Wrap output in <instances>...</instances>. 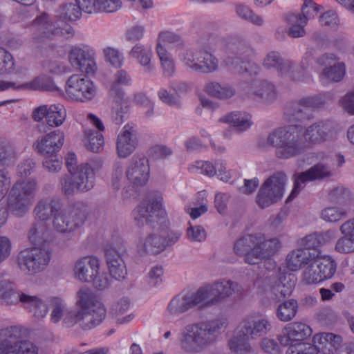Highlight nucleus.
Instances as JSON below:
<instances>
[{
    "label": "nucleus",
    "mask_w": 354,
    "mask_h": 354,
    "mask_svg": "<svg viewBox=\"0 0 354 354\" xmlns=\"http://www.w3.org/2000/svg\"><path fill=\"white\" fill-rule=\"evenodd\" d=\"M338 130V124L329 120L314 122L305 129L299 124H290L272 131L266 145L274 147L277 158L288 160L304 153L306 142L319 145L334 139Z\"/></svg>",
    "instance_id": "obj_1"
},
{
    "label": "nucleus",
    "mask_w": 354,
    "mask_h": 354,
    "mask_svg": "<svg viewBox=\"0 0 354 354\" xmlns=\"http://www.w3.org/2000/svg\"><path fill=\"white\" fill-rule=\"evenodd\" d=\"M228 324L222 317L187 324L178 333V347L185 354H200L218 342Z\"/></svg>",
    "instance_id": "obj_2"
},
{
    "label": "nucleus",
    "mask_w": 354,
    "mask_h": 354,
    "mask_svg": "<svg viewBox=\"0 0 354 354\" xmlns=\"http://www.w3.org/2000/svg\"><path fill=\"white\" fill-rule=\"evenodd\" d=\"M270 322L263 317H248L240 322L234 334L228 341L230 350L236 354H249L252 348L250 339H255L271 329Z\"/></svg>",
    "instance_id": "obj_3"
},
{
    "label": "nucleus",
    "mask_w": 354,
    "mask_h": 354,
    "mask_svg": "<svg viewBox=\"0 0 354 354\" xmlns=\"http://www.w3.org/2000/svg\"><path fill=\"white\" fill-rule=\"evenodd\" d=\"M37 187L34 180L16 182L8 196V210L17 217L24 216L32 203Z\"/></svg>",
    "instance_id": "obj_4"
},
{
    "label": "nucleus",
    "mask_w": 354,
    "mask_h": 354,
    "mask_svg": "<svg viewBox=\"0 0 354 354\" xmlns=\"http://www.w3.org/2000/svg\"><path fill=\"white\" fill-rule=\"evenodd\" d=\"M88 212V205L82 202H77L66 208L62 207L53 219V227L61 234L73 232L83 225Z\"/></svg>",
    "instance_id": "obj_5"
},
{
    "label": "nucleus",
    "mask_w": 354,
    "mask_h": 354,
    "mask_svg": "<svg viewBox=\"0 0 354 354\" xmlns=\"http://www.w3.org/2000/svg\"><path fill=\"white\" fill-rule=\"evenodd\" d=\"M50 258V245L45 244L21 251L17 256V263L21 271L34 275L46 269Z\"/></svg>",
    "instance_id": "obj_6"
},
{
    "label": "nucleus",
    "mask_w": 354,
    "mask_h": 354,
    "mask_svg": "<svg viewBox=\"0 0 354 354\" xmlns=\"http://www.w3.org/2000/svg\"><path fill=\"white\" fill-rule=\"evenodd\" d=\"M76 305L85 316L86 326L91 323L95 327L105 318L106 309L103 304L88 288L83 287L77 292Z\"/></svg>",
    "instance_id": "obj_7"
},
{
    "label": "nucleus",
    "mask_w": 354,
    "mask_h": 354,
    "mask_svg": "<svg viewBox=\"0 0 354 354\" xmlns=\"http://www.w3.org/2000/svg\"><path fill=\"white\" fill-rule=\"evenodd\" d=\"M325 100L321 95L308 96L288 102L285 108L284 115L288 122H300L313 118V112L322 108Z\"/></svg>",
    "instance_id": "obj_8"
},
{
    "label": "nucleus",
    "mask_w": 354,
    "mask_h": 354,
    "mask_svg": "<svg viewBox=\"0 0 354 354\" xmlns=\"http://www.w3.org/2000/svg\"><path fill=\"white\" fill-rule=\"evenodd\" d=\"M95 183L94 172L87 165H78L71 176L65 175L60 179L62 192L66 196L78 192H86L93 188Z\"/></svg>",
    "instance_id": "obj_9"
},
{
    "label": "nucleus",
    "mask_w": 354,
    "mask_h": 354,
    "mask_svg": "<svg viewBox=\"0 0 354 354\" xmlns=\"http://www.w3.org/2000/svg\"><path fill=\"white\" fill-rule=\"evenodd\" d=\"M180 59L191 71L203 74L215 73L219 68L218 58L205 48L185 50L181 53Z\"/></svg>",
    "instance_id": "obj_10"
},
{
    "label": "nucleus",
    "mask_w": 354,
    "mask_h": 354,
    "mask_svg": "<svg viewBox=\"0 0 354 354\" xmlns=\"http://www.w3.org/2000/svg\"><path fill=\"white\" fill-rule=\"evenodd\" d=\"M286 176L283 172H277L268 178L260 187L256 196L257 205L265 209L277 203L282 198Z\"/></svg>",
    "instance_id": "obj_11"
},
{
    "label": "nucleus",
    "mask_w": 354,
    "mask_h": 354,
    "mask_svg": "<svg viewBox=\"0 0 354 354\" xmlns=\"http://www.w3.org/2000/svg\"><path fill=\"white\" fill-rule=\"evenodd\" d=\"M206 309L223 301L234 293H240L241 286L230 280H221L199 288Z\"/></svg>",
    "instance_id": "obj_12"
},
{
    "label": "nucleus",
    "mask_w": 354,
    "mask_h": 354,
    "mask_svg": "<svg viewBox=\"0 0 354 354\" xmlns=\"http://www.w3.org/2000/svg\"><path fill=\"white\" fill-rule=\"evenodd\" d=\"M224 48L227 55L224 59L225 65L230 67L235 73H242L243 67L238 66L240 63H245V59L253 55V48L248 41L239 37L227 38Z\"/></svg>",
    "instance_id": "obj_13"
},
{
    "label": "nucleus",
    "mask_w": 354,
    "mask_h": 354,
    "mask_svg": "<svg viewBox=\"0 0 354 354\" xmlns=\"http://www.w3.org/2000/svg\"><path fill=\"white\" fill-rule=\"evenodd\" d=\"M161 197L143 201L133 211L134 219L138 225L151 224L153 228L158 225L161 218L165 214L162 209Z\"/></svg>",
    "instance_id": "obj_14"
},
{
    "label": "nucleus",
    "mask_w": 354,
    "mask_h": 354,
    "mask_svg": "<svg viewBox=\"0 0 354 354\" xmlns=\"http://www.w3.org/2000/svg\"><path fill=\"white\" fill-rule=\"evenodd\" d=\"M263 66L268 70L274 69L279 75L287 77L294 82H301L304 80L302 73H296L293 69L295 64L289 59H286L281 57L279 53L271 51L265 57Z\"/></svg>",
    "instance_id": "obj_15"
},
{
    "label": "nucleus",
    "mask_w": 354,
    "mask_h": 354,
    "mask_svg": "<svg viewBox=\"0 0 354 354\" xmlns=\"http://www.w3.org/2000/svg\"><path fill=\"white\" fill-rule=\"evenodd\" d=\"M66 92L72 99L84 102L93 99L96 88L93 82L87 77L73 75L66 82Z\"/></svg>",
    "instance_id": "obj_16"
},
{
    "label": "nucleus",
    "mask_w": 354,
    "mask_h": 354,
    "mask_svg": "<svg viewBox=\"0 0 354 354\" xmlns=\"http://www.w3.org/2000/svg\"><path fill=\"white\" fill-rule=\"evenodd\" d=\"M333 339V344H337L339 341V335L331 333H320L314 335L313 344L308 343H300L288 347L286 354H317L318 352L322 353H328L330 350L326 348V344L328 338Z\"/></svg>",
    "instance_id": "obj_17"
},
{
    "label": "nucleus",
    "mask_w": 354,
    "mask_h": 354,
    "mask_svg": "<svg viewBox=\"0 0 354 354\" xmlns=\"http://www.w3.org/2000/svg\"><path fill=\"white\" fill-rule=\"evenodd\" d=\"M94 50L87 46L75 47L69 53V61L76 70L87 75L94 74L96 64Z\"/></svg>",
    "instance_id": "obj_18"
},
{
    "label": "nucleus",
    "mask_w": 354,
    "mask_h": 354,
    "mask_svg": "<svg viewBox=\"0 0 354 354\" xmlns=\"http://www.w3.org/2000/svg\"><path fill=\"white\" fill-rule=\"evenodd\" d=\"M203 304L202 293L201 294L198 289L197 291L191 294L174 297L168 304L167 311L171 315L178 316L196 306H198L199 310H203L206 309L202 307Z\"/></svg>",
    "instance_id": "obj_19"
},
{
    "label": "nucleus",
    "mask_w": 354,
    "mask_h": 354,
    "mask_svg": "<svg viewBox=\"0 0 354 354\" xmlns=\"http://www.w3.org/2000/svg\"><path fill=\"white\" fill-rule=\"evenodd\" d=\"M64 142V134L60 130L53 131L39 137L33 145L35 151L44 157L57 155Z\"/></svg>",
    "instance_id": "obj_20"
},
{
    "label": "nucleus",
    "mask_w": 354,
    "mask_h": 354,
    "mask_svg": "<svg viewBox=\"0 0 354 354\" xmlns=\"http://www.w3.org/2000/svg\"><path fill=\"white\" fill-rule=\"evenodd\" d=\"M331 175L330 167L321 163L314 165L306 171L299 173L295 178L293 189L288 199L295 198L304 187L306 182L323 180L330 177Z\"/></svg>",
    "instance_id": "obj_21"
},
{
    "label": "nucleus",
    "mask_w": 354,
    "mask_h": 354,
    "mask_svg": "<svg viewBox=\"0 0 354 354\" xmlns=\"http://www.w3.org/2000/svg\"><path fill=\"white\" fill-rule=\"evenodd\" d=\"M129 181L136 187L144 186L149 178V165L145 157L133 156L126 171Z\"/></svg>",
    "instance_id": "obj_22"
},
{
    "label": "nucleus",
    "mask_w": 354,
    "mask_h": 354,
    "mask_svg": "<svg viewBox=\"0 0 354 354\" xmlns=\"http://www.w3.org/2000/svg\"><path fill=\"white\" fill-rule=\"evenodd\" d=\"M312 334L309 326L301 322L288 324L282 330L279 336V342L283 346H289L301 343V342Z\"/></svg>",
    "instance_id": "obj_23"
},
{
    "label": "nucleus",
    "mask_w": 354,
    "mask_h": 354,
    "mask_svg": "<svg viewBox=\"0 0 354 354\" xmlns=\"http://www.w3.org/2000/svg\"><path fill=\"white\" fill-rule=\"evenodd\" d=\"M125 248L120 247L117 250L114 247H109L105 250L106 262L111 276L116 280L124 279L127 274V270L123 255Z\"/></svg>",
    "instance_id": "obj_24"
},
{
    "label": "nucleus",
    "mask_w": 354,
    "mask_h": 354,
    "mask_svg": "<svg viewBox=\"0 0 354 354\" xmlns=\"http://www.w3.org/2000/svg\"><path fill=\"white\" fill-rule=\"evenodd\" d=\"M295 276L290 273L281 272L280 269L276 277L273 278L270 288L271 298L280 301L289 297L295 286Z\"/></svg>",
    "instance_id": "obj_25"
},
{
    "label": "nucleus",
    "mask_w": 354,
    "mask_h": 354,
    "mask_svg": "<svg viewBox=\"0 0 354 354\" xmlns=\"http://www.w3.org/2000/svg\"><path fill=\"white\" fill-rule=\"evenodd\" d=\"M256 239L257 233L249 234L240 237L234 243V253L250 265L257 264Z\"/></svg>",
    "instance_id": "obj_26"
},
{
    "label": "nucleus",
    "mask_w": 354,
    "mask_h": 354,
    "mask_svg": "<svg viewBox=\"0 0 354 354\" xmlns=\"http://www.w3.org/2000/svg\"><path fill=\"white\" fill-rule=\"evenodd\" d=\"M99 260L95 257H84L78 259L74 266L75 277L81 282H91L98 274Z\"/></svg>",
    "instance_id": "obj_27"
},
{
    "label": "nucleus",
    "mask_w": 354,
    "mask_h": 354,
    "mask_svg": "<svg viewBox=\"0 0 354 354\" xmlns=\"http://www.w3.org/2000/svg\"><path fill=\"white\" fill-rule=\"evenodd\" d=\"M21 328L13 326L0 330V354H19Z\"/></svg>",
    "instance_id": "obj_28"
},
{
    "label": "nucleus",
    "mask_w": 354,
    "mask_h": 354,
    "mask_svg": "<svg viewBox=\"0 0 354 354\" xmlns=\"http://www.w3.org/2000/svg\"><path fill=\"white\" fill-rule=\"evenodd\" d=\"M249 95L250 97L259 103L270 104L277 98L274 86L264 80H255L252 82Z\"/></svg>",
    "instance_id": "obj_29"
},
{
    "label": "nucleus",
    "mask_w": 354,
    "mask_h": 354,
    "mask_svg": "<svg viewBox=\"0 0 354 354\" xmlns=\"http://www.w3.org/2000/svg\"><path fill=\"white\" fill-rule=\"evenodd\" d=\"M63 207L62 199L57 197H48L39 201L34 209L35 221L46 223L54 218L58 211Z\"/></svg>",
    "instance_id": "obj_30"
},
{
    "label": "nucleus",
    "mask_w": 354,
    "mask_h": 354,
    "mask_svg": "<svg viewBox=\"0 0 354 354\" xmlns=\"http://www.w3.org/2000/svg\"><path fill=\"white\" fill-rule=\"evenodd\" d=\"M137 248L140 255H156L166 249L165 240L158 232L149 233L145 238L140 239Z\"/></svg>",
    "instance_id": "obj_31"
},
{
    "label": "nucleus",
    "mask_w": 354,
    "mask_h": 354,
    "mask_svg": "<svg viewBox=\"0 0 354 354\" xmlns=\"http://www.w3.org/2000/svg\"><path fill=\"white\" fill-rule=\"evenodd\" d=\"M136 131L133 125L126 124L118 136L117 150L119 156L126 158L136 149Z\"/></svg>",
    "instance_id": "obj_32"
},
{
    "label": "nucleus",
    "mask_w": 354,
    "mask_h": 354,
    "mask_svg": "<svg viewBox=\"0 0 354 354\" xmlns=\"http://www.w3.org/2000/svg\"><path fill=\"white\" fill-rule=\"evenodd\" d=\"M257 263L264 259L274 256L281 248V243L278 238L266 239L263 233H257Z\"/></svg>",
    "instance_id": "obj_33"
},
{
    "label": "nucleus",
    "mask_w": 354,
    "mask_h": 354,
    "mask_svg": "<svg viewBox=\"0 0 354 354\" xmlns=\"http://www.w3.org/2000/svg\"><path fill=\"white\" fill-rule=\"evenodd\" d=\"M29 28L35 39L42 40L53 37L55 24L50 20L48 14L42 13L35 19Z\"/></svg>",
    "instance_id": "obj_34"
},
{
    "label": "nucleus",
    "mask_w": 354,
    "mask_h": 354,
    "mask_svg": "<svg viewBox=\"0 0 354 354\" xmlns=\"http://www.w3.org/2000/svg\"><path fill=\"white\" fill-rule=\"evenodd\" d=\"M319 254V250H292L286 257L287 267L290 270L297 271L307 265Z\"/></svg>",
    "instance_id": "obj_35"
},
{
    "label": "nucleus",
    "mask_w": 354,
    "mask_h": 354,
    "mask_svg": "<svg viewBox=\"0 0 354 354\" xmlns=\"http://www.w3.org/2000/svg\"><path fill=\"white\" fill-rule=\"evenodd\" d=\"M204 91L210 97L220 100H229L236 94V88L230 84L209 81L204 86Z\"/></svg>",
    "instance_id": "obj_36"
},
{
    "label": "nucleus",
    "mask_w": 354,
    "mask_h": 354,
    "mask_svg": "<svg viewBox=\"0 0 354 354\" xmlns=\"http://www.w3.org/2000/svg\"><path fill=\"white\" fill-rule=\"evenodd\" d=\"M21 303L22 307L37 319L44 318L48 312L46 301L36 295H22Z\"/></svg>",
    "instance_id": "obj_37"
},
{
    "label": "nucleus",
    "mask_w": 354,
    "mask_h": 354,
    "mask_svg": "<svg viewBox=\"0 0 354 354\" xmlns=\"http://www.w3.org/2000/svg\"><path fill=\"white\" fill-rule=\"evenodd\" d=\"M129 55L138 61L146 73H154L156 67L151 62L153 53L150 48L140 43L136 44L130 50Z\"/></svg>",
    "instance_id": "obj_38"
},
{
    "label": "nucleus",
    "mask_w": 354,
    "mask_h": 354,
    "mask_svg": "<svg viewBox=\"0 0 354 354\" xmlns=\"http://www.w3.org/2000/svg\"><path fill=\"white\" fill-rule=\"evenodd\" d=\"M335 238V232L332 230H327L322 232H317L308 234L302 238L299 245L303 250H319V248L327 243H329Z\"/></svg>",
    "instance_id": "obj_39"
},
{
    "label": "nucleus",
    "mask_w": 354,
    "mask_h": 354,
    "mask_svg": "<svg viewBox=\"0 0 354 354\" xmlns=\"http://www.w3.org/2000/svg\"><path fill=\"white\" fill-rule=\"evenodd\" d=\"M220 122L229 123L237 131L243 132L252 126L251 115L240 111H233L219 119Z\"/></svg>",
    "instance_id": "obj_40"
},
{
    "label": "nucleus",
    "mask_w": 354,
    "mask_h": 354,
    "mask_svg": "<svg viewBox=\"0 0 354 354\" xmlns=\"http://www.w3.org/2000/svg\"><path fill=\"white\" fill-rule=\"evenodd\" d=\"M48 229L46 223L36 221L28 232V239L35 246L42 247L43 245L48 244L47 241Z\"/></svg>",
    "instance_id": "obj_41"
},
{
    "label": "nucleus",
    "mask_w": 354,
    "mask_h": 354,
    "mask_svg": "<svg viewBox=\"0 0 354 354\" xmlns=\"http://www.w3.org/2000/svg\"><path fill=\"white\" fill-rule=\"evenodd\" d=\"M317 263L319 266V273L323 281L331 279L337 270V263L332 257L328 255H321V251L319 250Z\"/></svg>",
    "instance_id": "obj_42"
},
{
    "label": "nucleus",
    "mask_w": 354,
    "mask_h": 354,
    "mask_svg": "<svg viewBox=\"0 0 354 354\" xmlns=\"http://www.w3.org/2000/svg\"><path fill=\"white\" fill-rule=\"evenodd\" d=\"M285 20L290 26L288 30V35L292 38L303 37L306 32L305 26L307 24H303L300 17L295 12H290L285 16Z\"/></svg>",
    "instance_id": "obj_43"
},
{
    "label": "nucleus",
    "mask_w": 354,
    "mask_h": 354,
    "mask_svg": "<svg viewBox=\"0 0 354 354\" xmlns=\"http://www.w3.org/2000/svg\"><path fill=\"white\" fill-rule=\"evenodd\" d=\"M82 12L78 4L68 3L61 5L56 10V17L61 21H76Z\"/></svg>",
    "instance_id": "obj_44"
},
{
    "label": "nucleus",
    "mask_w": 354,
    "mask_h": 354,
    "mask_svg": "<svg viewBox=\"0 0 354 354\" xmlns=\"http://www.w3.org/2000/svg\"><path fill=\"white\" fill-rule=\"evenodd\" d=\"M297 310V301L295 299H290L279 305L276 310V315L280 321L286 322L295 317Z\"/></svg>",
    "instance_id": "obj_45"
},
{
    "label": "nucleus",
    "mask_w": 354,
    "mask_h": 354,
    "mask_svg": "<svg viewBox=\"0 0 354 354\" xmlns=\"http://www.w3.org/2000/svg\"><path fill=\"white\" fill-rule=\"evenodd\" d=\"M156 52L160 61L163 75L166 77H172L175 73V65L172 57L160 43L156 46Z\"/></svg>",
    "instance_id": "obj_46"
},
{
    "label": "nucleus",
    "mask_w": 354,
    "mask_h": 354,
    "mask_svg": "<svg viewBox=\"0 0 354 354\" xmlns=\"http://www.w3.org/2000/svg\"><path fill=\"white\" fill-rule=\"evenodd\" d=\"M66 111L62 104H51L49 106L47 115V124L50 127H59L66 119Z\"/></svg>",
    "instance_id": "obj_47"
},
{
    "label": "nucleus",
    "mask_w": 354,
    "mask_h": 354,
    "mask_svg": "<svg viewBox=\"0 0 354 354\" xmlns=\"http://www.w3.org/2000/svg\"><path fill=\"white\" fill-rule=\"evenodd\" d=\"M63 322L66 327H71L75 324L79 323L80 327L83 330H89L94 328L91 323L85 326L86 324L85 316L80 311V310H67L64 313Z\"/></svg>",
    "instance_id": "obj_48"
},
{
    "label": "nucleus",
    "mask_w": 354,
    "mask_h": 354,
    "mask_svg": "<svg viewBox=\"0 0 354 354\" xmlns=\"http://www.w3.org/2000/svg\"><path fill=\"white\" fill-rule=\"evenodd\" d=\"M131 82V77L127 71L120 70L115 75L114 82L111 87V95L116 99L122 100L124 97V91L119 85H127Z\"/></svg>",
    "instance_id": "obj_49"
},
{
    "label": "nucleus",
    "mask_w": 354,
    "mask_h": 354,
    "mask_svg": "<svg viewBox=\"0 0 354 354\" xmlns=\"http://www.w3.org/2000/svg\"><path fill=\"white\" fill-rule=\"evenodd\" d=\"M317 257H315L310 262L307 264L303 273V278L307 284L318 283L323 281V278L320 276L319 266L317 263Z\"/></svg>",
    "instance_id": "obj_50"
},
{
    "label": "nucleus",
    "mask_w": 354,
    "mask_h": 354,
    "mask_svg": "<svg viewBox=\"0 0 354 354\" xmlns=\"http://www.w3.org/2000/svg\"><path fill=\"white\" fill-rule=\"evenodd\" d=\"M328 198L332 203L346 205L352 201V194L348 189L339 186L329 191Z\"/></svg>",
    "instance_id": "obj_51"
},
{
    "label": "nucleus",
    "mask_w": 354,
    "mask_h": 354,
    "mask_svg": "<svg viewBox=\"0 0 354 354\" xmlns=\"http://www.w3.org/2000/svg\"><path fill=\"white\" fill-rule=\"evenodd\" d=\"M85 145L86 149L94 153H98L102 150L104 146V137L100 132L91 130H86Z\"/></svg>",
    "instance_id": "obj_52"
},
{
    "label": "nucleus",
    "mask_w": 354,
    "mask_h": 354,
    "mask_svg": "<svg viewBox=\"0 0 354 354\" xmlns=\"http://www.w3.org/2000/svg\"><path fill=\"white\" fill-rule=\"evenodd\" d=\"M322 8L312 0H305L301 6V13H296L300 17L303 24H307L309 19L314 18Z\"/></svg>",
    "instance_id": "obj_53"
},
{
    "label": "nucleus",
    "mask_w": 354,
    "mask_h": 354,
    "mask_svg": "<svg viewBox=\"0 0 354 354\" xmlns=\"http://www.w3.org/2000/svg\"><path fill=\"white\" fill-rule=\"evenodd\" d=\"M322 75L333 82H339L345 75V64L336 62L329 67L324 68Z\"/></svg>",
    "instance_id": "obj_54"
},
{
    "label": "nucleus",
    "mask_w": 354,
    "mask_h": 354,
    "mask_svg": "<svg viewBox=\"0 0 354 354\" xmlns=\"http://www.w3.org/2000/svg\"><path fill=\"white\" fill-rule=\"evenodd\" d=\"M236 12L237 15L256 26H261L264 24L262 17L255 14L250 8L244 5H239L236 6Z\"/></svg>",
    "instance_id": "obj_55"
},
{
    "label": "nucleus",
    "mask_w": 354,
    "mask_h": 354,
    "mask_svg": "<svg viewBox=\"0 0 354 354\" xmlns=\"http://www.w3.org/2000/svg\"><path fill=\"white\" fill-rule=\"evenodd\" d=\"M346 216L347 212L344 209L337 207H328L323 209L320 212L321 218L330 223L338 222Z\"/></svg>",
    "instance_id": "obj_56"
},
{
    "label": "nucleus",
    "mask_w": 354,
    "mask_h": 354,
    "mask_svg": "<svg viewBox=\"0 0 354 354\" xmlns=\"http://www.w3.org/2000/svg\"><path fill=\"white\" fill-rule=\"evenodd\" d=\"M14 89H29V90H49L50 86L48 85V80L44 77H37L32 81L19 86L12 87Z\"/></svg>",
    "instance_id": "obj_57"
},
{
    "label": "nucleus",
    "mask_w": 354,
    "mask_h": 354,
    "mask_svg": "<svg viewBox=\"0 0 354 354\" xmlns=\"http://www.w3.org/2000/svg\"><path fill=\"white\" fill-rule=\"evenodd\" d=\"M15 62L12 55L0 48V74H8L14 70Z\"/></svg>",
    "instance_id": "obj_58"
},
{
    "label": "nucleus",
    "mask_w": 354,
    "mask_h": 354,
    "mask_svg": "<svg viewBox=\"0 0 354 354\" xmlns=\"http://www.w3.org/2000/svg\"><path fill=\"white\" fill-rule=\"evenodd\" d=\"M16 159V153L14 148L5 142H0V163L3 165H9Z\"/></svg>",
    "instance_id": "obj_59"
},
{
    "label": "nucleus",
    "mask_w": 354,
    "mask_h": 354,
    "mask_svg": "<svg viewBox=\"0 0 354 354\" xmlns=\"http://www.w3.org/2000/svg\"><path fill=\"white\" fill-rule=\"evenodd\" d=\"M120 101L117 99V102ZM121 102L113 107L112 112V119L113 122L117 124H121L128 118L129 107L126 102L123 99L120 100Z\"/></svg>",
    "instance_id": "obj_60"
},
{
    "label": "nucleus",
    "mask_w": 354,
    "mask_h": 354,
    "mask_svg": "<svg viewBox=\"0 0 354 354\" xmlns=\"http://www.w3.org/2000/svg\"><path fill=\"white\" fill-rule=\"evenodd\" d=\"M52 312L50 315V320L53 323H57L62 317L64 318L66 305L64 302L58 297L51 299Z\"/></svg>",
    "instance_id": "obj_61"
},
{
    "label": "nucleus",
    "mask_w": 354,
    "mask_h": 354,
    "mask_svg": "<svg viewBox=\"0 0 354 354\" xmlns=\"http://www.w3.org/2000/svg\"><path fill=\"white\" fill-rule=\"evenodd\" d=\"M335 250L341 254H349L354 252V239L342 235L335 243Z\"/></svg>",
    "instance_id": "obj_62"
},
{
    "label": "nucleus",
    "mask_w": 354,
    "mask_h": 354,
    "mask_svg": "<svg viewBox=\"0 0 354 354\" xmlns=\"http://www.w3.org/2000/svg\"><path fill=\"white\" fill-rule=\"evenodd\" d=\"M186 236L191 241L202 242L206 239V232L202 226H193L190 223H189Z\"/></svg>",
    "instance_id": "obj_63"
},
{
    "label": "nucleus",
    "mask_w": 354,
    "mask_h": 354,
    "mask_svg": "<svg viewBox=\"0 0 354 354\" xmlns=\"http://www.w3.org/2000/svg\"><path fill=\"white\" fill-rule=\"evenodd\" d=\"M106 61L115 67H120L123 62V56L117 49L108 47L104 49Z\"/></svg>",
    "instance_id": "obj_64"
}]
</instances>
